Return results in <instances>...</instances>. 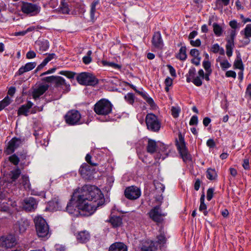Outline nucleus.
<instances>
[{
    "label": "nucleus",
    "instance_id": "64",
    "mask_svg": "<svg viewBox=\"0 0 251 251\" xmlns=\"http://www.w3.org/2000/svg\"><path fill=\"white\" fill-rule=\"evenodd\" d=\"M226 76L228 77H232L235 78L236 76V74L234 71H228L226 73Z\"/></svg>",
    "mask_w": 251,
    "mask_h": 251
},
{
    "label": "nucleus",
    "instance_id": "63",
    "mask_svg": "<svg viewBox=\"0 0 251 251\" xmlns=\"http://www.w3.org/2000/svg\"><path fill=\"white\" fill-rule=\"evenodd\" d=\"M26 57L28 59L33 58L36 57V53L33 50H30L27 52Z\"/></svg>",
    "mask_w": 251,
    "mask_h": 251
},
{
    "label": "nucleus",
    "instance_id": "33",
    "mask_svg": "<svg viewBox=\"0 0 251 251\" xmlns=\"http://www.w3.org/2000/svg\"><path fill=\"white\" fill-rule=\"evenodd\" d=\"M213 27L214 34L218 37L221 36L223 31L222 27L217 23H214L213 24Z\"/></svg>",
    "mask_w": 251,
    "mask_h": 251
},
{
    "label": "nucleus",
    "instance_id": "8",
    "mask_svg": "<svg viewBox=\"0 0 251 251\" xmlns=\"http://www.w3.org/2000/svg\"><path fill=\"white\" fill-rule=\"evenodd\" d=\"M29 221L26 218H22L17 221L13 225V229L16 233H24L29 227Z\"/></svg>",
    "mask_w": 251,
    "mask_h": 251
},
{
    "label": "nucleus",
    "instance_id": "47",
    "mask_svg": "<svg viewBox=\"0 0 251 251\" xmlns=\"http://www.w3.org/2000/svg\"><path fill=\"white\" fill-rule=\"evenodd\" d=\"M202 66L206 72H209V71H210V72H212V69H211V63L209 61H203L202 62Z\"/></svg>",
    "mask_w": 251,
    "mask_h": 251
},
{
    "label": "nucleus",
    "instance_id": "22",
    "mask_svg": "<svg viewBox=\"0 0 251 251\" xmlns=\"http://www.w3.org/2000/svg\"><path fill=\"white\" fill-rule=\"evenodd\" d=\"M36 66V62H29L26 63L25 66H22L19 69L16 75H21L25 72L31 71Z\"/></svg>",
    "mask_w": 251,
    "mask_h": 251
},
{
    "label": "nucleus",
    "instance_id": "25",
    "mask_svg": "<svg viewBox=\"0 0 251 251\" xmlns=\"http://www.w3.org/2000/svg\"><path fill=\"white\" fill-rule=\"evenodd\" d=\"M141 251H155L156 248L152 242H145L142 243L138 247Z\"/></svg>",
    "mask_w": 251,
    "mask_h": 251
},
{
    "label": "nucleus",
    "instance_id": "5",
    "mask_svg": "<svg viewBox=\"0 0 251 251\" xmlns=\"http://www.w3.org/2000/svg\"><path fill=\"white\" fill-rule=\"evenodd\" d=\"M76 79L79 84L85 86H94L99 83V80L93 75L87 72L78 74Z\"/></svg>",
    "mask_w": 251,
    "mask_h": 251
},
{
    "label": "nucleus",
    "instance_id": "49",
    "mask_svg": "<svg viewBox=\"0 0 251 251\" xmlns=\"http://www.w3.org/2000/svg\"><path fill=\"white\" fill-rule=\"evenodd\" d=\"M214 188H209L207 191L206 198L208 201H210L213 197Z\"/></svg>",
    "mask_w": 251,
    "mask_h": 251
},
{
    "label": "nucleus",
    "instance_id": "48",
    "mask_svg": "<svg viewBox=\"0 0 251 251\" xmlns=\"http://www.w3.org/2000/svg\"><path fill=\"white\" fill-rule=\"evenodd\" d=\"M234 66L235 68H237L241 70H243L244 69L243 63L241 59L235 61Z\"/></svg>",
    "mask_w": 251,
    "mask_h": 251
},
{
    "label": "nucleus",
    "instance_id": "9",
    "mask_svg": "<svg viewBox=\"0 0 251 251\" xmlns=\"http://www.w3.org/2000/svg\"><path fill=\"white\" fill-rule=\"evenodd\" d=\"M81 115L77 110H72L67 112L65 116L66 123L69 125H75L80 124Z\"/></svg>",
    "mask_w": 251,
    "mask_h": 251
},
{
    "label": "nucleus",
    "instance_id": "13",
    "mask_svg": "<svg viewBox=\"0 0 251 251\" xmlns=\"http://www.w3.org/2000/svg\"><path fill=\"white\" fill-rule=\"evenodd\" d=\"M23 141L21 139L16 137L13 138L8 143V145L4 152L7 154H10L13 153L21 145Z\"/></svg>",
    "mask_w": 251,
    "mask_h": 251
},
{
    "label": "nucleus",
    "instance_id": "17",
    "mask_svg": "<svg viewBox=\"0 0 251 251\" xmlns=\"http://www.w3.org/2000/svg\"><path fill=\"white\" fill-rule=\"evenodd\" d=\"M151 43L152 45L156 48L162 49L164 46L163 41L161 37V33L159 31L154 33Z\"/></svg>",
    "mask_w": 251,
    "mask_h": 251
},
{
    "label": "nucleus",
    "instance_id": "10",
    "mask_svg": "<svg viewBox=\"0 0 251 251\" xmlns=\"http://www.w3.org/2000/svg\"><path fill=\"white\" fill-rule=\"evenodd\" d=\"M150 218L157 224L160 223L163 221V217L166 215L162 213L160 205H158L152 208L149 213Z\"/></svg>",
    "mask_w": 251,
    "mask_h": 251
},
{
    "label": "nucleus",
    "instance_id": "34",
    "mask_svg": "<svg viewBox=\"0 0 251 251\" xmlns=\"http://www.w3.org/2000/svg\"><path fill=\"white\" fill-rule=\"evenodd\" d=\"M206 177L211 180H214L217 177V174L214 169L209 168L206 171Z\"/></svg>",
    "mask_w": 251,
    "mask_h": 251
},
{
    "label": "nucleus",
    "instance_id": "51",
    "mask_svg": "<svg viewBox=\"0 0 251 251\" xmlns=\"http://www.w3.org/2000/svg\"><path fill=\"white\" fill-rule=\"evenodd\" d=\"M171 111L172 116L174 118H177L178 117L180 110L178 108H176L173 106L172 107Z\"/></svg>",
    "mask_w": 251,
    "mask_h": 251
},
{
    "label": "nucleus",
    "instance_id": "38",
    "mask_svg": "<svg viewBox=\"0 0 251 251\" xmlns=\"http://www.w3.org/2000/svg\"><path fill=\"white\" fill-rule=\"evenodd\" d=\"M59 12L62 14H69L70 9L68 7V4L62 2L61 3V6L59 8Z\"/></svg>",
    "mask_w": 251,
    "mask_h": 251
},
{
    "label": "nucleus",
    "instance_id": "4",
    "mask_svg": "<svg viewBox=\"0 0 251 251\" xmlns=\"http://www.w3.org/2000/svg\"><path fill=\"white\" fill-rule=\"evenodd\" d=\"M112 106L110 101L106 99H102L95 104L94 110L98 115L106 116L111 113Z\"/></svg>",
    "mask_w": 251,
    "mask_h": 251
},
{
    "label": "nucleus",
    "instance_id": "11",
    "mask_svg": "<svg viewBox=\"0 0 251 251\" xmlns=\"http://www.w3.org/2000/svg\"><path fill=\"white\" fill-rule=\"evenodd\" d=\"M21 9L24 13L30 14L31 15H35L40 12V7L36 4L24 2Z\"/></svg>",
    "mask_w": 251,
    "mask_h": 251
},
{
    "label": "nucleus",
    "instance_id": "24",
    "mask_svg": "<svg viewBox=\"0 0 251 251\" xmlns=\"http://www.w3.org/2000/svg\"><path fill=\"white\" fill-rule=\"evenodd\" d=\"M21 174V171L18 167L10 171L9 174V180H8V182L10 183H13L19 177Z\"/></svg>",
    "mask_w": 251,
    "mask_h": 251
},
{
    "label": "nucleus",
    "instance_id": "36",
    "mask_svg": "<svg viewBox=\"0 0 251 251\" xmlns=\"http://www.w3.org/2000/svg\"><path fill=\"white\" fill-rule=\"evenodd\" d=\"M21 183L25 189H30V184L28 176L26 175H23L22 177Z\"/></svg>",
    "mask_w": 251,
    "mask_h": 251
},
{
    "label": "nucleus",
    "instance_id": "40",
    "mask_svg": "<svg viewBox=\"0 0 251 251\" xmlns=\"http://www.w3.org/2000/svg\"><path fill=\"white\" fill-rule=\"evenodd\" d=\"M8 160L14 165H17L20 162V159L16 154L10 156L8 157Z\"/></svg>",
    "mask_w": 251,
    "mask_h": 251
},
{
    "label": "nucleus",
    "instance_id": "41",
    "mask_svg": "<svg viewBox=\"0 0 251 251\" xmlns=\"http://www.w3.org/2000/svg\"><path fill=\"white\" fill-rule=\"evenodd\" d=\"M205 195L203 193L200 198V205L199 210L201 211H202L203 210H206L207 206L204 203Z\"/></svg>",
    "mask_w": 251,
    "mask_h": 251
},
{
    "label": "nucleus",
    "instance_id": "50",
    "mask_svg": "<svg viewBox=\"0 0 251 251\" xmlns=\"http://www.w3.org/2000/svg\"><path fill=\"white\" fill-rule=\"evenodd\" d=\"M56 76L51 75L50 76L45 77L42 79V80L48 83L54 82L55 81Z\"/></svg>",
    "mask_w": 251,
    "mask_h": 251
},
{
    "label": "nucleus",
    "instance_id": "55",
    "mask_svg": "<svg viewBox=\"0 0 251 251\" xmlns=\"http://www.w3.org/2000/svg\"><path fill=\"white\" fill-rule=\"evenodd\" d=\"M55 56V54L54 53H50L49 54L47 57H46L43 60L44 64H47V63L54 58Z\"/></svg>",
    "mask_w": 251,
    "mask_h": 251
},
{
    "label": "nucleus",
    "instance_id": "27",
    "mask_svg": "<svg viewBox=\"0 0 251 251\" xmlns=\"http://www.w3.org/2000/svg\"><path fill=\"white\" fill-rule=\"evenodd\" d=\"M90 238L89 233L86 231L79 232L77 235V240L80 243L87 242Z\"/></svg>",
    "mask_w": 251,
    "mask_h": 251
},
{
    "label": "nucleus",
    "instance_id": "44",
    "mask_svg": "<svg viewBox=\"0 0 251 251\" xmlns=\"http://www.w3.org/2000/svg\"><path fill=\"white\" fill-rule=\"evenodd\" d=\"M59 74L65 75L69 78H73L74 77L75 73L70 71H62L59 72Z\"/></svg>",
    "mask_w": 251,
    "mask_h": 251
},
{
    "label": "nucleus",
    "instance_id": "23",
    "mask_svg": "<svg viewBox=\"0 0 251 251\" xmlns=\"http://www.w3.org/2000/svg\"><path fill=\"white\" fill-rule=\"evenodd\" d=\"M109 251H127V248L123 243L116 242L110 246Z\"/></svg>",
    "mask_w": 251,
    "mask_h": 251
},
{
    "label": "nucleus",
    "instance_id": "18",
    "mask_svg": "<svg viewBox=\"0 0 251 251\" xmlns=\"http://www.w3.org/2000/svg\"><path fill=\"white\" fill-rule=\"evenodd\" d=\"M79 172L80 175L84 178L87 179L91 175V168L88 164L83 163L80 166Z\"/></svg>",
    "mask_w": 251,
    "mask_h": 251
},
{
    "label": "nucleus",
    "instance_id": "43",
    "mask_svg": "<svg viewBox=\"0 0 251 251\" xmlns=\"http://www.w3.org/2000/svg\"><path fill=\"white\" fill-rule=\"evenodd\" d=\"M28 111L29 110L25 106V105H22L18 110V115H24L27 116Z\"/></svg>",
    "mask_w": 251,
    "mask_h": 251
},
{
    "label": "nucleus",
    "instance_id": "45",
    "mask_svg": "<svg viewBox=\"0 0 251 251\" xmlns=\"http://www.w3.org/2000/svg\"><path fill=\"white\" fill-rule=\"evenodd\" d=\"M125 99L129 104H133L134 102V96L132 93H128L125 96Z\"/></svg>",
    "mask_w": 251,
    "mask_h": 251
},
{
    "label": "nucleus",
    "instance_id": "12",
    "mask_svg": "<svg viewBox=\"0 0 251 251\" xmlns=\"http://www.w3.org/2000/svg\"><path fill=\"white\" fill-rule=\"evenodd\" d=\"M125 197L129 200H136L141 196L140 189L134 186L127 187L125 191Z\"/></svg>",
    "mask_w": 251,
    "mask_h": 251
},
{
    "label": "nucleus",
    "instance_id": "59",
    "mask_svg": "<svg viewBox=\"0 0 251 251\" xmlns=\"http://www.w3.org/2000/svg\"><path fill=\"white\" fill-rule=\"evenodd\" d=\"M190 43L193 47H200L201 45V41L199 39H198L195 41L191 40Z\"/></svg>",
    "mask_w": 251,
    "mask_h": 251
},
{
    "label": "nucleus",
    "instance_id": "6",
    "mask_svg": "<svg viewBox=\"0 0 251 251\" xmlns=\"http://www.w3.org/2000/svg\"><path fill=\"white\" fill-rule=\"evenodd\" d=\"M145 122L147 129L152 132H158L161 127V122L158 117L152 113H149L146 116Z\"/></svg>",
    "mask_w": 251,
    "mask_h": 251
},
{
    "label": "nucleus",
    "instance_id": "37",
    "mask_svg": "<svg viewBox=\"0 0 251 251\" xmlns=\"http://www.w3.org/2000/svg\"><path fill=\"white\" fill-rule=\"evenodd\" d=\"M11 102L10 98L6 96L2 100L0 101V111L3 109L6 106L8 105Z\"/></svg>",
    "mask_w": 251,
    "mask_h": 251
},
{
    "label": "nucleus",
    "instance_id": "19",
    "mask_svg": "<svg viewBox=\"0 0 251 251\" xmlns=\"http://www.w3.org/2000/svg\"><path fill=\"white\" fill-rule=\"evenodd\" d=\"M49 86L47 84L40 85L38 88L34 89L32 93L33 99H36L42 95L48 89Z\"/></svg>",
    "mask_w": 251,
    "mask_h": 251
},
{
    "label": "nucleus",
    "instance_id": "3",
    "mask_svg": "<svg viewBox=\"0 0 251 251\" xmlns=\"http://www.w3.org/2000/svg\"><path fill=\"white\" fill-rule=\"evenodd\" d=\"M36 231L40 238H48L50 235L49 226L46 221L41 216H38L34 219Z\"/></svg>",
    "mask_w": 251,
    "mask_h": 251
},
{
    "label": "nucleus",
    "instance_id": "56",
    "mask_svg": "<svg viewBox=\"0 0 251 251\" xmlns=\"http://www.w3.org/2000/svg\"><path fill=\"white\" fill-rule=\"evenodd\" d=\"M198 117L196 115L193 116L189 122V125L191 126L197 125L198 124Z\"/></svg>",
    "mask_w": 251,
    "mask_h": 251
},
{
    "label": "nucleus",
    "instance_id": "1",
    "mask_svg": "<svg viewBox=\"0 0 251 251\" xmlns=\"http://www.w3.org/2000/svg\"><path fill=\"white\" fill-rule=\"evenodd\" d=\"M76 191L79 194H77V198H79V201L87 200L97 202V205H102L104 203L103 195L101 191L95 186L85 185L80 190L78 189Z\"/></svg>",
    "mask_w": 251,
    "mask_h": 251
},
{
    "label": "nucleus",
    "instance_id": "30",
    "mask_svg": "<svg viewBox=\"0 0 251 251\" xmlns=\"http://www.w3.org/2000/svg\"><path fill=\"white\" fill-rule=\"evenodd\" d=\"M183 160L184 162H187L191 160L190 154L188 152L187 148H185L178 151Z\"/></svg>",
    "mask_w": 251,
    "mask_h": 251
},
{
    "label": "nucleus",
    "instance_id": "62",
    "mask_svg": "<svg viewBox=\"0 0 251 251\" xmlns=\"http://www.w3.org/2000/svg\"><path fill=\"white\" fill-rule=\"evenodd\" d=\"M230 0H216V5H220L221 4V3L227 6L229 3Z\"/></svg>",
    "mask_w": 251,
    "mask_h": 251
},
{
    "label": "nucleus",
    "instance_id": "7",
    "mask_svg": "<svg viewBox=\"0 0 251 251\" xmlns=\"http://www.w3.org/2000/svg\"><path fill=\"white\" fill-rule=\"evenodd\" d=\"M17 243V237L13 234H9L0 238V246L5 248H11Z\"/></svg>",
    "mask_w": 251,
    "mask_h": 251
},
{
    "label": "nucleus",
    "instance_id": "15",
    "mask_svg": "<svg viewBox=\"0 0 251 251\" xmlns=\"http://www.w3.org/2000/svg\"><path fill=\"white\" fill-rule=\"evenodd\" d=\"M77 191H75L66 207V210L69 213L75 215H77L79 212V210H78L77 207H76V201H75V198H77Z\"/></svg>",
    "mask_w": 251,
    "mask_h": 251
},
{
    "label": "nucleus",
    "instance_id": "2",
    "mask_svg": "<svg viewBox=\"0 0 251 251\" xmlns=\"http://www.w3.org/2000/svg\"><path fill=\"white\" fill-rule=\"evenodd\" d=\"M79 198H77L76 205L78 210H79L80 215L89 216L94 213L97 207L101 205H97V202L87 201V200L79 201Z\"/></svg>",
    "mask_w": 251,
    "mask_h": 251
},
{
    "label": "nucleus",
    "instance_id": "16",
    "mask_svg": "<svg viewBox=\"0 0 251 251\" xmlns=\"http://www.w3.org/2000/svg\"><path fill=\"white\" fill-rule=\"evenodd\" d=\"M236 36L235 30H232L230 33V37L226 39V53L228 57H230L232 54V50L234 47V38Z\"/></svg>",
    "mask_w": 251,
    "mask_h": 251
},
{
    "label": "nucleus",
    "instance_id": "29",
    "mask_svg": "<svg viewBox=\"0 0 251 251\" xmlns=\"http://www.w3.org/2000/svg\"><path fill=\"white\" fill-rule=\"evenodd\" d=\"M109 222L113 227H118L122 224V219L120 216H112L109 220Z\"/></svg>",
    "mask_w": 251,
    "mask_h": 251
},
{
    "label": "nucleus",
    "instance_id": "39",
    "mask_svg": "<svg viewBox=\"0 0 251 251\" xmlns=\"http://www.w3.org/2000/svg\"><path fill=\"white\" fill-rule=\"evenodd\" d=\"M92 53L91 50H89L87 52V55L82 58L83 62L85 64H88L92 62V58L91 55Z\"/></svg>",
    "mask_w": 251,
    "mask_h": 251
},
{
    "label": "nucleus",
    "instance_id": "20",
    "mask_svg": "<svg viewBox=\"0 0 251 251\" xmlns=\"http://www.w3.org/2000/svg\"><path fill=\"white\" fill-rule=\"evenodd\" d=\"M55 86L56 87H61L66 91H68L70 89V84L66 82L64 78L59 76H56V77Z\"/></svg>",
    "mask_w": 251,
    "mask_h": 251
},
{
    "label": "nucleus",
    "instance_id": "54",
    "mask_svg": "<svg viewBox=\"0 0 251 251\" xmlns=\"http://www.w3.org/2000/svg\"><path fill=\"white\" fill-rule=\"evenodd\" d=\"M91 158L92 156L89 154H87L85 157V160L89 164L92 166H97L98 164L96 163L92 162Z\"/></svg>",
    "mask_w": 251,
    "mask_h": 251
},
{
    "label": "nucleus",
    "instance_id": "28",
    "mask_svg": "<svg viewBox=\"0 0 251 251\" xmlns=\"http://www.w3.org/2000/svg\"><path fill=\"white\" fill-rule=\"evenodd\" d=\"M176 58L181 61H184L187 58L186 48L185 46H181L179 52L176 55Z\"/></svg>",
    "mask_w": 251,
    "mask_h": 251
},
{
    "label": "nucleus",
    "instance_id": "42",
    "mask_svg": "<svg viewBox=\"0 0 251 251\" xmlns=\"http://www.w3.org/2000/svg\"><path fill=\"white\" fill-rule=\"evenodd\" d=\"M157 243L159 244L163 245L166 243V238L163 232H160V234L157 236Z\"/></svg>",
    "mask_w": 251,
    "mask_h": 251
},
{
    "label": "nucleus",
    "instance_id": "58",
    "mask_svg": "<svg viewBox=\"0 0 251 251\" xmlns=\"http://www.w3.org/2000/svg\"><path fill=\"white\" fill-rule=\"evenodd\" d=\"M190 54L191 56H193L194 57H199L200 52L198 50L193 49L190 50Z\"/></svg>",
    "mask_w": 251,
    "mask_h": 251
},
{
    "label": "nucleus",
    "instance_id": "61",
    "mask_svg": "<svg viewBox=\"0 0 251 251\" xmlns=\"http://www.w3.org/2000/svg\"><path fill=\"white\" fill-rule=\"evenodd\" d=\"M207 146L210 148H213L216 146L215 142L212 139H209L207 141Z\"/></svg>",
    "mask_w": 251,
    "mask_h": 251
},
{
    "label": "nucleus",
    "instance_id": "21",
    "mask_svg": "<svg viewBox=\"0 0 251 251\" xmlns=\"http://www.w3.org/2000/svg\"><path fill=\"white\" fill-rule=\"evenodd\" d=\"M36 49L40 53H44L49 48V43L47 40L38 41L36 43Z\"/></svg>",
    "mask_w": 251,
    "mask_h": 251
},
{
    "label": "nucleus",
    "instance_id": "46",
    "mask_svg": "<svg viewBox=\"0 0 251 251\" xmlns=\"http://www.w3.org/2000/svg\"><path fill=\"white\" fill-rule=\"evenodd\" d=\"M245 36L246 38L251 37V24H248L244 29Z\"/></svg>",
    "mask_w": 251,
    "mask_h": 251
},
{
    "label": "nucleus",
    "instance_id": "31",
    "mask_svg": "<svg viewBox=\"0 0 251 251\" xmlns=\"http://www.w3.org/2000/svg\"><path fill=\"white\" fill-rule=\"evenodd\" d=\"M178 139L179 142L177 141L176 143V146L178 151L186 148V147L185 145L184 139L181 133H179L178 134Z\"/></svg>",
    "mask_w": 251,
    "mask_h": 251
},
{
    "label": "nucleus",
    "instance_id": "57",
    "mask_svg": "<svg viewBox=\"0 0 251 251\" xmlns=\"http://www.w3.org/2000/svg\"><path fill=\"white\" fill-rule=\"evenodd\" d=\"M143 99L146 101V102L150 105L151 106H153L154 105V102L152 98L148 97L147 95Z\"/></svg>",
    "mask_w": 251,
    "mask_h": 251
},
{
    "label": "nucleus",
    "instance_id": "26",
    "mask_svg": "<svg viewBox=\"0 0 251 251\" xmlns=\"http://www.w3.org/2000/svg\"><path fill=\"white\" fill-rule=\"evenodd\" d=\"M157 149V144L155 141L149 139L147 146V151L148 152L152 154L154 153Z\"/></svg>",
    "mask_w": 251,
    "mask_h": 251
},
{
    "label": "nucleus",
    "instance_id": "60",
    "mask_svg": "<svg viewBox=\"0 0 251 251\" xmlns=\"http://www.w3.org/2000/svg\"><path fill=\"white\" fill-rule=\"evenodd\" d=\"M196 75V69L194 67H191L187 75L193 77V78L195 77Z\"/></svg>",
    "mask_w": 251,
    "mask_h": 251
},
{
    "label": "nucleus",
    "instance_id": "53",
    "mask_svg": "<svg viewBox=\"0 0 251 251\" xmlns=\"http://www.w3.org/2000/svg\"><path fill=\"white\" fill-rule=\"evenodd\" d=\"M220 65L223 70H225L226 69L229 68L231 66L230 64L226 60L221 62Z\"/></svg>",
    "mask_w": 251,
    "mask_h": 251
},
{
    "label": "nucleus",
    "instance_id": "32",
    "mask_svg": "<svg viewBox=\"0 0 251 251\" xmlns=\"http://www.w3.org/2000/svg\"><path fill=\"white\" fill-rule=\"evenodd\" d=\"M10 205H12V201L8 198V202L3 201L0 204V211L4 212H8L10 210Z\"/></svg>",
    "mask_w": 251,
    "mask_h": 251
},
{
    "label": "nucleus",
    "instance_id": "35",
    "mask_svg": "<svg viewBox=\"0 0 251 251\" xmlns=\"http://www.w3.org/2000/svg\"><path fill=\"white\" fill-rule=\"evenodd\" d=\"M99 3L98 0H94L91 4V10H90V16L92 20H94L96 18L95 13L96 11V6Z\"/></svg>",
    "mask_w": 251,
    "mask_h": 251
},
{
    "label": "nucleus",
    "instance_id": "14",
    "mask_svg": "<svg viewBox=\"0 0 251 251\" xmlns=\"http://www.w3.org/2000/svg\"><path fill=\"white\" fill-rule=\"evenodd\" d=\"M37 201L33 197L26 198L23 202L24 209L28 212L34 211L37 207Z\"/></svg>",
    "mask_w": 251,
    "mask_h": 251
},
{
    "label": "nucleus",
    "instance_id": "52",
    "mask_svg": "<svg viewBox=\"0 0 251 251\" xmlns=\"http://www.w3.org/2000/svg\"><path fill=\"white\" fill-rule=\"evenodd\" d=\"M192 82L197 86H201L202 84V80L200 76L194 77Z\"/></svg>",
    "mask_w": 251,
    "mask_h": 251
}]
</instances>
